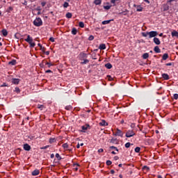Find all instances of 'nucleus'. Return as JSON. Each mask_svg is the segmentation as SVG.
<instances>
[{"instance_id": "8", "label": "nucleus", "mask_w": 178, "mask_h": 178, "mask_svg": "<svg viewBox=\"0 0 178 178\" xmlns=\"http://www.w3.org/2000/svg\"><path fill=\"white\" fill-rule=\"evenodd\" d=\"M24 149L25 151H30V149H31V146H30V145L26 143L24 145Z\"/></svg>"}, {"instance_id": "19", "label": "nucleus", "mask_w": 178, "mask_h": 178, "mask_svg": "<svg viewBox=\"0 0 178 178\" xmlns=\"http://www.w3.org/2000/svg\"><path fill=\"white\" fill-rule=\"evenodd\" d=\"M172 37H177L178 38V32L176 31H173L171 33Z\"/></svg>"}, {"instance_id": "60", "label": "nucleus", "mask_w": 178, "mask_h": 178, "mask_svg": "<svg viewBox=\"0 0 178 178\" xmlns=\"http://www.w3.org/2000/svg\"><path fill=\"white\" fill-rule=\"evenodd\" d=\"M119 159V156H114V161H118Z\"/></svg>"}, {"instance_id": "61", "label": "nucleus", "mask_w": 178, "mask_h": 178, "mask_svg": "<svg viewBox=\"0 0 178 178\" xmlns=\"http://www.w3.org/2000/svg\"><path fill=\"white\" fill-rule=\"evenodd\" d=\"M50 158L51 159H54V158H55V155L54 154H51V156H50Z\"/></svg>"}, {"instance_id": "33", "label": "nucleus", "mask_w": 178, "mask_h": 178, "mask_svg": "<svg viewBox=\"0 0 178 178\" xmlns=\"http://www.w3.org/2000/svg\"><path fill=\"white\" fill-rule=\"evenodd\" d=\"M63 148H64V149H67V148H69V145L67 143L63 144Z\"/></svg>"}, {"instance_id": "3", "label": "nucleus", "mask_w": 178, "mask_h": 178, "mask_svg": "<svg viewBox=\"0 0 178 178\" xmlns=\"http://www.w3.org/2000/svg\"><path fill=\"white\" fill-rule=\"evenodd\" d=\"M87 58H88V54L84 52H81L78 56V59L79 60H83L84 59H87Z\"/></svg>"}, {"instance_id": "30", "label": "nucleus", "mask_w": 178, "mask_h": 178, "mask_svg": "<svg viewBox=\"0 0 178 178\" xmlns=\"http://www.w3.org/2000/svg\"><path fill=\"white\" fill-rule=\"evenodd\" d=\"M142 35L143 37H148V35L149 36V32H143L142 33Z\"/></svg>"}, {"instance_id": "12", "label": "nucleus", "mask_w": 178, "mask_h": 178, "mask_svg": "<svg viewBox=\"0 0 178 178\" xmlns=\"http://www.w3.org/2000/svg\"><path fill=\"white\" fill-rule=\"evenodd\" d=\"M110 143L111 144H119V141L118 140V138H111L110 140Z\"/></svg>"}, {"instance_id": "39", "label": "nucleus", "mask_w": 178, "mask_h": 178, "mask_svg": "<svg viewBox=\"0 0 178 178\" xmlns=\"http://www.w3.org/2000/svg\"><path fill=\"white\" fill-rule=\"evenodd\" d=\"M12 10H13V7H9L7 10L6 12H8V13H10L12 12Z\"/></svg>"}, {"instance_id": "55", "label": "nucleus", "mask_w": 178, "mask_h": 178, "mask_svg": "<svg viewBox=\"0 0 178 178\" xmlns=\"http://www.w3.org/2000/svg\"><path fill=\"white\" fill-rule=\"evenodd\" d=\"M41 5H42V6H45L46 5H47V2H45V1H42V3H41Z\"/></svg>"}, {"instance_id": "63", "label": "nucleus", "mask_w": 178, "mask_h": 178, "mask_svg": "<svg viewBox=\"0 0 178 178\" xmlns=\"http://www.w3.org/2000/svg\"><path fill=\"white\" fill-rule=\"evenodd\" d=\"M111 175H115V171L113 170H111Z\"/></svg>"}, {"instance_id": "64", "label": "nucleus", "mask_w": 178, "mask_h": 178, "mask_svg": "<svg viewBox=\"0 0 178 178\" xmlns=\"http://www.w3.org/2000/svg\"><path fill=\"white\" fill-rule=\"evenodd\" d=\"M44 54H46V55H49V51H44Z\"/></svg>"}, {"instance_id": "23", "label": "nucleus", "mask_w": 178, "mask_h": 178, "mask_svg": "<svg viewBox=\"0 0 178 178\" xmlns=\"http://www.w3.org/2000/svg\"><path fill=\"white\" fill-rule=\"evenodd\" d=\"M104 66L105 67H106V69H112V64H111L110 63L105 64Z\"/></svg>"}, {"instance_id": "35", "label": "nucleus", "mask_w": 178, "mask_h": 178, "mask_svg": "<svg viewBox=\"0 0 178 178\" xmlns=\"http://www.w3.org/2000/svg\"><path fill=\"white\" fill-rule=\"evenodd\" d=\"M56 158H57L58 161H60L62 159V157L58 153L56 154Z\"/></svg>"}, {"instance_id": "17", "label": "nucleus", "mask_w": 178, "mask_h": 178, "mask_svg": "<svg viewBox=\"0 0 178 178\" xmlns=\"http://www.w3.org/2000/svg\"><path fill=\"white\" fill-rule=\"evenodd\" d=\"M83 61L81 62V65H87V63H90V60L85 58L84 60H83Z\"/></svg>"}, {"instance_id": "10", "label": "nucleus", "mask_w": 178, "mask_h": 178, "mask_svg": "<svg viewBox=\"0 0 178 178\" xmlns=\"http://www.w3.org/2000/svg\"><path fill=\"white\" fill-rule=\"evenodd\" d=\"M12 83H13V84H16V85H17V84H19V83H20V79H16V78H13V79H12Z\"/></svg>"}, {"instance_id": "18", "label": "nucleus", "mask_w": 178, "mask_h": 178, "mask_svg": "<svg viewBox=\"0 0 178 178\" xmlns=\"http://www.w3.org/2000/svg\"><path fill=\"white\" fill-rule=\"evenodd\" d=\"M111 22H113V19H109V20L103 21V22H102V24L103 25L109 24V23H111Z\"/></svg>"}, {"instance_id": "37", "label": "nucleus", "mask_w": 178, "mask_h": 178, "mask_svg": "<svg viewBox=\"0 0 178 178\" xmlns=\"http://www.w3.org/2000/svg\"><path fill=\"white\" fill-rule=\"evenodd\" d=\"M110 149H115V151H117V152H119V149H118V147H115V146H111Z\"/></svg>"}, {"instance_id": "24", "label": "nucleus", "mask_w": 178, "mask_h": 178, "mask_svg": "<svg viewBox=\"0 0 178 178\" xmlns=\"http://www.w3.org/2000/svg\"><path fill=\"white\" fill-rule=\"evenodd\" d=\"M102 3V0H95L94 1L95 5H101Z\"/></svg>"}, {"instance_id": "38", "label": "nucleus", "mask_w": 178, "mask_h": 178, "mask_svg": "<svg viewBox=\"0 0 178 178\" xmlns=\"http://www.w3.org/2000/svg\"><path fill=\"white\" fill-rule=\"evenodd\" d=\"M119 0H111V3H113V6H116V2H118Z\"/></svg>"}, {"instance_id": "51", "label": "nucleus", "mask_w": 178, "mask_h": 178, "mask_svg": "<svg viewBox=\"0 0 178 178\" xmlns=\"http://www.w3.org/2000/svg\"><path fill=\"white\" fill-rule=\"evenodd\" d=\"M163 11H164V12H166V10H169V7H168V6H167V7H163Z\"/></svg>"}, {"instance_id": "40", "label": "nucleus", "mask_w": 178, "mask_h": 178, "mask_svg": "<svg viewBox=\"0 0 178 178\" xmlns=\"http://www.w3.org/2000/svg\"><path fill=\"white\" fill-rule=\"evenodd\" d=\"M63 6V8H69V3H67V2H64Z\"/></svg>"}, {"instance_id": "52", "label": "nucleus", "mask_w": 178, "mask_h": 178, "mask_svg": "<svg viewBox=\"0 0 178 178\" xmlns=\"http://www.w3.org/2000/svg\"><path fill=\"white\" fill-rule=\"evenodd\" d=\"M35 10H38V12H40V10H41V7H40V6H38V7L35 9Z\"/></svg>"}, {"instance_id": "28", "label": "nucleus", "mask_w": 178, "mask_h": 178, "mask_svg": "<svg viewBox=\"0 0 178 178\" xmlns=\"http://www.w3.org/2000/svg\"><path fill=\"white\" fill-rule=\"evenodd\" d=\"M16 60H13L8 63V65H12L13 66H15L16 65Z\"/></svg>"}, {"instance_id": "53", "label": "nucleus", "mask_w": 178, "mask_h": 178, "mask_svg": "<svg viewBox=\"0 0 178 178\" xmlns=\"http://www.w3.org/2000/svg\"><path fill=\"white\" fill-rule=\"evenodd\" d=\"M49 41H51V42H55V38L51 37L49 38Z\"/></svg>"}, {"instance_id": "34", "label": "nucleus", "mask_w": 178, "mask_h": 178, "mask_svg": "<svg viewBox=\"0 0 178 178\" xmlns=\"http://www.w3.org/2000/svg\"><path fill=\"white\" fill-rule=\"evenodd\" d=\"M140 151H141V148L140 147H136L135 148V152H136L137 154H138Z\"/></svg>"}, {"instance_id": "14", "label": "nucleus", "mask_w": 178, "mask_h": 178, "mask_svg": "<svg viewBox=\"0 0 178 178\" xmlns=\"http://www.w3.org/2000/svg\"><path fill=\"white\" fill-rule=\"evenodd\" d=\"M99 126H108V122L104 120H102L101 122L99 123Z\"/></svg>"}, {"instance_id": "56", "label": "nucleus", "mask_w": 178, "mask_h": 178, "mask_svg": "<svg viewBox=\"0 0 178 178\" xmlns=\"http://www.w3.org/2000/svg\"><path fill=\"white\" fill-rule=\"evenodd\" d=\"M1 87H8V84L6 83H3Z\"/></svg>"}, {"instance_id": "31", "label": "nucleus", "mask_w": 178, "mask_h": 178, "mask_svg": "<svg viewBox=\"0 0 178 178\" xmlns=\"http://www.w3.org/2000/svg\"><path fill=\"white\" fill-rule=\"evenodd\" d=\"M79 27H81V29H84V22H79Z\"/></svg>"}, {"instance_id": "41", "label": "nucleus", "mask_w": 178, "mask_h": 178, "mask_svg": "<svg viewBox=\"0 0 178 178\" xmlns=\"http://www.w3.org/2000/svg\"><path fill=\"white\" fill-rule=\"evenodd\" d=\"M130 145H133V144L130 143H127L125 144V148H130Z\"/></svg>"}, {"instance_id": "15", "label": "nucleus", "mask_w": 178, "mask_h": 178, "mask_svg": "<svg viewBox=\"0 0 178 178\" xmlns=\"http://www.w3.org/2000/svg\"><path fill=\"white\" fill-rule=\"evenodd\" d=\"M161 76L164 80H169V79H170L169 74H168L164 73V74H162Z\"/></svg>"}, {"instance_id": "44", "label": "nucleus", "mask_w": 178, "mask_h": 178, "mask_svg": "<svg viewBox=\"0 0 178 178\" xmlns=\"http://www.w3.org/2000/svg\"><path fill=\"white\" fill-rule=\"evenodd\" d=\"M15 91V92H17V94H19V93H20V88L16 87Z\"/></svg>"}, {"instance_id": "6", "label": "nucleus", "mask_w": 178, "mask_h": 178, "mask_svg": "<svg viewBox=\"0 0 178 178\" xmlns=\"http://www.w3.org/2000/svg\"><path fill=\"white\" fill-rule=\"evenodd\" d=\"M156 35H158V32L155 31L149 32V38H154V37H156Z\"/></svg>"}, {"instance_id": "59", "label": "nucleus", "mask_w": 178, "mask_h": 178, "mask_svg": "<svg viewBox=\"0 0 178 178\" xmlns=\"http://www.w3.org/2000/svg\"><path fill=\"white\" fill-rule=\"evenodd\" d=\"M143 169H146V170H149V167H147V166L145 165L143 167Z\"/></svg>"}, {"instance_id": "57", "label": "nucleus", "mask_w": 178, "mask_h": 178, "mask_svg": "<svg viewBox=\"0 0 178 178\" xmlns=\"http://www.w3.org/2000/svg\"><path fill=\"white\" fill-rule=\"evenodd\" d=\"M29 138H30V140H34V136H33V135H30Z\"/></svg>"}, {"instance_id": "11", "label": "nucleus", "mask_w": 178, "mask_h": 178, "mask_svg": "<svg viewBox=\"0 0 178 178\" xmlns=\"http://www.w3.org/2000/svg\"><path fill=\"white\" fill-rule=\"evenodd\" d=\"M153 41H154V44H156V45H161V40H159V38H154L153 39Z\"/></svg>"}, {"instance_id": "49", "label": "nucleus", "mask_w": 178, "mask_h": 178, "mask_svg": "<svg viewBox=\"0 0 178 178\" xmlns=\"http://www.w3.org/2000/svg\"><path fill=\"white\" fill-rule=\"evenodd\" d=\"M173 98L174 99H178V94L177 93L174 94Z\"/></svg>"}, {"instance_id": "45", "label": "nucleus", "mask_w": 178, "mask_h": 178, "mask_svg": "<svg viewBox=\"0 0 178 178\" xmlns=\"http://www.w3.org/2000/svg\"><path fill=\"white\" fill-rule=\"evenodd\" d=\"M45 65H47L48 66V67H51V66H54V64H52L51 63H46Z\"/></svg>"}, {"instance_id": "27", "label": "nucleus", "mask_w": 178, "mask_h": 178, "mask_svg": "<svg viewBox=\"0 0 178 178\" xmlns=\"http://www.w3.org/2000/svg\"><path fill=\"white\" fill-rule=\"evenodd\" d=\"M72 34H73V35H76V34H77V29L76 28L72 29Z\"/></svg>"}, {"instance_id": "21", "label": "nucleus", "mask_w": 178, "mask_h": 178, "mask_svg": "<svg viewBox=\"0 0 178 178\" xmlns=\"http://www.w3.org/2000/svg\"><path fill=\"white\" fill-rule=\"evenodd\" d=\"M149 57V54L148 53H145L142 56V58H143V59H148Z\"/></svg>"}, {"instance_id": "2", "label": "nucleus", "mask_w": 178, "mask_h": 178, "mask_svg": "<svg viewBox=\"0 0 178 178\" xmlns=\"http://www.w3.org/2000/svg\"><path fill=\"white\" fill-rule=\"evenodd\" d=\"M33 24L36 27H40L42 26V19H41L40 17H37L34 21H33Z\"/></svg>"}, {"instance_id": "26", "label": "nucleus", "mask_w": 178, "mask_h": 178, "mask_svg": "<svg viewBox=\"0 0 178 178\" xmlns=\"http://www.w3.org/2000/svg\"><path fill=\"white\" fill-rule=\"evenodd\" d=\"M72 16H73V15L72 14V13H67L65 15V17H67V19H72Z\"/></svg>"}, {"instance_id": "13", "label": "nucleus", "mask_w": 178, "mask_h": 178, "mask_svg": "<svg viewBox=\"0 0 178 178\" xmlns=\"http://www.w3.org/2000/svg\"><path fill=\"white\" fill-rule=\"evenodd\" d=\"M154 51L156 54H161V49H159V47L158 46L154 47Z\"/></svg>"}, {"instance_id": "48", "label": "nucleus", "mask_w": 178, "mask_h": 178, "mask_svg": "<svg viewBox=\"0 0 178 178\" xmlns=\"http://www.w3.org/2000/svg\"><path fill=\"white\" fill-rule=\"evenodd\" d=\"M173 65H175L174 63H168L165 64V66H173Z\"/></svg>"}, {"instance_id": "43", "label": "nucleus", "mask_w": 178, "mask_h": 178, "mask_svg": "<svg viewBox=\"0 0 178 178\" xmlns=\"http://www.w3.org/2000/svg\"><path fill=\"white\" fill-rule=\"evenodd\" d=\"M107 166H111V165H112V161L111 160H108L106 162Z\"/></svg>"}, {"instance_id": "62", "label": "nucleus", "mask_w": 178, "mask_h": 178, "mask_svg": "<svg viewBox=\"0 0 178 178\" xmlns=\"http://www.w3.org/2000/svg\"><path fill=\"white\" fill-rule=\"evenodd\" d=\"M46 73H52V71L51 70H48L46 71Z\"/></svg>"}, {"instance_id": "9", "label": "nucleus", "mask_w": 178, "mask_h": 178, "mask_svg": "<svg viewBox=\"0 0 178 178\" xmlns=\"http://www.w3.org/2000/svg\"><path fill=\"white\" fill-rule=\"evenodd\" d=\"M32 176H38L40 175V170L35 169L31 172Z\"/></svg>"}, {"instance_id": "32", "label": "nucleus", "mask_w": 178, "mask_h": 178, "mask_svg": "<svg viewBox=\"0 0 178 178\" xmlns=\"http://www.w3.org/2000/svg\"><path fill=\"white\" fill-rule=\"evenodd\" d=\"M65 109H66V111H72V109H73V107L70 105V106H66Z\"/></svg>"}, {"instance_id": "29", "label": "nucleus", "mask_w": 178, "mask_h": 178, "mask_svg": "<svg viewBox=\"0 0 178 178\" xmlns=\"http://www.w3.org/2000/svg\"><path fill=\"white\" fill-rule=\"evenodd\" d=\"M56 141V139H55V138H51L49 139V143L50 144H54V143H55Z\"/></svg>"}, {"instance_id": "16", "label": "nucleus", "mask_w": 178, "mask_h": 178, "mask_svg": "<svg viewBox=\"0 0 178 178\" xmlns=\"http://www.w3.org/2000/svg\"><path fill=\"white\" fill-rule=\"evenodd\" d=\"M99 49H101V50L106 49V45H105V44H100L99 46Z\"/></svg>"}, {"instance_id": "54", "label": "nucleus", "mask_w": 178, "mask_h": 178, "mask_svg": "<svg viewBox=\"0 0 178 178\" xmlns=\"http://www.w3.org/2000/svg\"><path fill=\"white\" fill-rule=\"evenodd\" d=\"M142 11H143V8L138 7V8H137V12H142Z\"/></svg>"}, {"instance_id": "1", "label": "nucleus", "mask_w": 178, "mask_h": 178, "mask_svg": "<svg viewBox=\"0 0 178 178\" xmlns=\"http://www.w3.org/2000/svg\"><path fill=\"white\" fill-rule=\"evenodd\" d=\"M24 41L29 44L30 48H34V47H35V42H33V37L30 36V35H27V38L25 39Z\"/></svg>"}, {"instance_id": "20", "label": "nucleus", "mask_w": 178, "mask_h": 178, "mask_svg": "<svg viewBox=\"0 0 178 178\" xmlns=\"http://www.w3.org/2000/svg\"><path fill=\"white\" fill-rule=\"evenodd\" d=\"M169 58V54L168 53H165L163 55L162 59L163 60H166Z\"/></svg>"}, {"instance_id": "58", "label": "nucleus", "mask_w": 178, "mask_h": 178, "mask_svg": "<svg viewBox=\"0 0 178 178\" xmlns=\"http://www.w3.org/2000/svg\"><path fill=\"white\" fill-rule=\"evenodd\" d=\"M98 152L101 153V152H104V149L101 148L98 149Z\"/></svg>"}, {"instance_id": "25", "label": "nucleus", "mask_w": 178, "mask_h": 178, "mask_svg": "<svg viewBox=\"0 0 178 178\" xmlns=\"http://www.w3.org/2000/svg\"><path fill=\"white\" fill-rule=\"evenodd\" d=\"M1 33L4 37H6V35H8V31H6V29H3L1 31Z\"/></svg>"}, {"instance_id": "46", "label": "nucleus", "mask_w": 178, "mask_h": 178, "mask_svg": "<svg viewBox=\"0 0 178 178\" xmlns=\"http://www.w3.org/2000/svg\"><path fill=\"white\" fill-rule=\"evenodd\" d=\"M88 40H89V41H92V40H94V35H90L88 38Z\"/></svg>"}, {"instance_id": "4", "label": "nucleus", "mask_w": 178, "mask_h": 178, "mask_svg": "<svg viewBox=\"0 0 178 178\" xmlns=\"http://www.w3.org/2000/svg\"><path fill=\"white\" fill-rule=\"evenodd\" d=\"M134 136H136V132L133 130H128L125 134V137L127 138H130V137H133Z\"/></svg>"}, {"instance_id": "50", "label": "nucleus", "mask_w": 178, "mask_h": 178, "mask_svg": "<svg viewBox=\"0 0 178 178\" xmlns=\"http://www.w3.org/2000/svg\"><path fill=\"white\" fill-rule=\"evenodd\" d=\"M47 148H49V145H46L42 147H41V149H47Z\"/></svg>"}, {"instance_id": "36", "label": "nucleus", "mask_w": 178, "mask_h": 178, "mask_svg": "<svg viewBox=\"0 0 178 178\" xmlns=\"http://www.w3.org/2000/svg\"><path fill=\"white\" fill-rule=\"evenodd\" d=\"M111 8H112V6H104V9H105L106 10H109Z\"/></svg>"}, {"instance_id": "47", "label": "nucleus", "mask_w": 178, "mask_h": 178, "mask_svg": "<svg viewBox=\"0 0 178 178\" xmlns=\"http://www.w3.org/2000/svg\"><path fill=\"white\" fill-rule=\"evenodd\" d=\"M46 49H47L45 47H42V46L40 48V51H42L43 53H45Z\"/></svg>"}, {"instance_id": "42", "label": "nucleus", "mask_w": 178, "mask_h": 178, "mask_svg": "<svg viewBox=\"0 0 178 178\" xmlns=\"http://www.w3.org/2000/svg\"><path fill=\"white\" fill-rule=\"evenodd\" d=\"M107 79L109 81H113V78L111 75H107Z\"/></svg>"}, {"instance_id": "22", "label": "nucleus", "mask_w": 178, "mask_h": 178, "mask_svg": "<svg viewBox=\"0 0 178 178\" xmlns=\"http://www.w3.org/2000/svg\"><path fill=\"white\" fill-rule=\"evenodd\" d=\"M37 108H38V109L42 111L45 108V106L42 104H38Z\"/></svg>"}, {"instance_id": "5", "label": "nucleus", "mask_w": 178, "mask_h": 178, "mask_svg": "<svg viewBox=\"0 0 178 178\" xmlns=\"http://www.w3.org/2000/svg\"><path fill=\"white\" fill-rule=\"evenodd\" d=\"M113 136L123 137V131L119 129H117L115 133H113Z\"/></svg>"}, {"instance_id": "7", "label": "nucleus", "mask_w": 178, "mask_h": 178, "mask_svg": "<svg viewBox=\"0 0 178 178\" xmlns=\"http://www.w3.org/2000/svg\"><path fill=\"white\" fill-rule=\"evenodd\" d=\"M88 129H90V124H86L81 127V133H86V130H88Z\"/></svg>"}]
</instances>
